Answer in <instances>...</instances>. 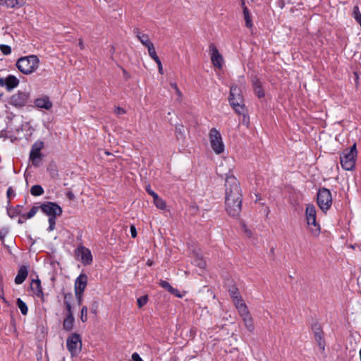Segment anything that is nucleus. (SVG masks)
<instances>
[{
	"mask_svg": "<svg viewBox=\"0 0 361 361\" xmlns=\"http://www.w3.org/2000/svg\"><path fill=\"white\" fill-rule=\"evenodd\" d=\"M73 295L71 293H63L64 301H69L72 299Z\"/></svg>",
	"mask_w": 361,
	"mask_h": 361,
	"instance_id": "nucleus-47",
	"label": "nucleus"
},
{
	"mask_svg": "<svg viewBox=\"0 0 361 361\" xmlns=\"http://www.w3.org/2000/svg\"><path fill=\"white\" fill-rule=\"evenodd\" d=\"M170 86H171V88H172L173 90H178V89L176 83H175V82L171 83Z\"/></svg>",
	"mask_w": 361,
	"mask_h": 361,
	"instance_id": "nucleus-56",
	"label": "nucleus"
},
{
	"mask_svg": "<svg viewBox=\"0 0 361 361\" xmlns=\"http://www.w3.org/2000/svg\"><path fill=\"white\" fill-rule=\"evenodd\" d=\"M316 208L312 204H308L305 209L307 223L312 235L317 236L320 233V226L316 220Z\"/></svg>",
	"mask_w": 361,
	"mask_h": 361,
	"instance_id": "nucleus-5",
	"label": "nucleus"
},
{
	"mask_svg": "<svg viewBox=\"0 0 361 361\" xmlns=\"http://www.w3.org/2000/svg\"><path fill=\"white\" fill-rule=\"evenodd\" d=\"M229 295L231 298L233 300L235 298H238L240 297V292L235 286H232L228 289Z\"/></svg>",
	"mask_w": 361,
	"mask_h": 361,
	"instance_id": "nucleus-30",
	"label": "nucleus"
},
{
	"mask_svg": "<svg viewBox=\"0 0 361 361\" xmlns=\"http://www.w3.org/2000/svg\"><path fill=\"white\" fill-rule=\"evenodd\" d=\"M169 293H171V294L175 295L176 296H177L178 298H181L182 297V295L180 294H179V291L177 289L174 288H173V290H170Z\"/></svg>",
	"mask_w": 361,
	"mask_h": 361,
	"instance_id": "nucleus-52",
	"label": "nucleus"
},
{
	"mask_svg": "<svg viewBox=\"0 0 361 361\" xmlns=\"http://www.w3.org/2000/svg\"><path fill=\"white\" fill-rule=\"evenodd\" d=\"M159 285L164 289L167 290L169 292L170 290H173V288L170 285V283L166 281L161 280L159 282Z\"/></svg>",
	"mask_w": 361,
	"mask_h": 361,
	"instance_id": "nucleus-38",
	"label": "nucleus"
},
{
	"mask_svg": "<svg viewBox=\"0 0 361 361\" xmlns=\"http://www.w3.org/2000/svg\"><path fill=\"white\" fill-rule=\"evenodd\" d=\"M6 195L8 200L11 199V195H14V191L12 187H9L7 190Z\"/></svg>",
	"mask_w": 361,
	"mask_h": 361,
	"instance_id": "nucleus-49",
	"label": "nucleus"
},
{
	"mask_svg": "<svg viewBox=\"0 0 361 361\" xmlns=\"http://www.w3.org/2000/svg\"><path fill=\"white\" fill-rule=\"evenodd\" d=\"M49 226L48 227V231H52L53 230H54L55 225H56V218L49 217Z\"/></svg>",
	"mask_w": 361,
	"mask_h": 361,
	"instance_id": "nucleus-41",
	"label": "nucleus"
},
{
	"mask_svg": "<svg viewBox=\"0 0 361 361\" xmlns=\"http://www.w3.org/2000/svg\"><path fill=\"white\" fill-rule=\"evenodd\" d=\"M98 302L96 301V300H94L92 303H91V305H90V311L96 314L97 312V309H98Z\"/></svg>",
	"mask_w": 361,
	"mask_h": 361,
	"instance_id": "nucleus-42",
	"label": "nucleus"
},
{
	"mask_svg": "<svg viewBox=\"0 0 361 361\" xmlns=\"http://www.w3.org/2000/svg\"><path fill=\"white\" fill-rule=\"evenodd\" d=\"M25 4V0H6L8 8H20Z\"/></svg>",
	"mask_w": 361,
	"mask_h": 361,
	"instance_id": "nucleus-23",
	"label": "nucleus"
},
{
	"mask_svg": "<svg viewBox=\"0 0 361 361\" xmlns=\"http://www.w3.org/2000/svg\"><path fill=\"white\" fill-rule=\"evenodd\" d=\"M2 94H3L2 93H1V94H0V97L2 96Z\"/></svg>",
	"mask_w": 361,
	"mask_h": 361,
	"instance_id": "nucleus-64",
	"label": "nucleus"
},
{
	"mask_svg": "<svg viewBox=\"0 0 361 361\" xmlns=\"http://www.w3.org/2000/svg\"><path fill=\"white\" fill-rule=\"evenodd\" d=\"M209 136L211 147L214 152L217 154L222 153L224 150V145L219 131L216 128H212Z\"/></svg>",
	"mask_w": 361,
	"mask_h": 361,
	"instance_id": "nucleus-7",
	"label": "nucleus"
},
{
	"mask_svg": "<svg viewBox=\"0 0 361 361\" xmlns=\"http://www.w3.org/2000/svg\"><path fill=\"white\" fill-rule=\"evenodd\" d=\"M146 191H147V192L149 195H150L153 197V199H154L156 196H158V195L151 189V188H150V186H149V185H147V186L146 187Z\"/></svg>",
	"mask_w": 361,
	"mask_h": 361,
	"instance_id": "nucleus-45",
	"label": "nucleus"
},
{
	"mask_svg": "<svg viewBox=\"0 0 361 361\" xmlns=\"http://www.w3.org/2000/svg\"><path fill=\"white\" fill-rule=\"evenodd\" d=\"M312 329L317 345L322 350H324L326 343L324 338V332L321 325L319 323H315L312 325Z\"/></svg>",
	"mask_w": 361,
	"mask_h": 361,
	"instance_id": "nucleus-12",
	"label": "nucleus"
},
{
	"mask_svg": "<svg viewBox=\"0 0 361 361\" xmlns=\"http://www.w3.org/2000/svg\"><path fill=\"white\" fill-rule=\"evenodd\" d=\"M19 84V80L14 75H8L6 78H0V86L4 87L8 90L16 87Z\"/></svg>",
	"mask_w": 361,
	"mask_h": 361,
	"instance_id": "nucleus-15",
	"label": "nucleus"
},
{
	"mask_svg": "<svg viewBox=\"0 0 361 361\" xmlns=\"http://www.w3.org/2000/svg\"><path fill=\"white\" fill-rule=\"evenodd\" d=\"M29 98V93L26 92H18L13 94L9 99V103L15 106H23Z\"/></svg>",
	"mask_w": 361,
	"mask_h": 361,
	"instance_id": "nucleus-11",
	"label": "nucleus"
},
{
	"mask_svg": "<svg viewBox=\"0 0 361 361\" xmlns=\"http://www.w3.org/2000/svg\"><path fill=\"white\" fill-rule=\"evenodd\" d=\"M0 50L4 55H9L11 53V48L8 45L1 44Z\"/></svg>",
	"mask_w": 361,
	"mask_h": 361,
	"instance_id": "nucleus-37",
	"label": "nucleus"
},
{
	"mask_svg": "<svg viewBox=\"0 0 361 361\" xmlns=\"http://www.w3.org/2000/svg\"><path fill=\"white\" fill-rule=\"evenodd\" d=\"M148 301V296L147 295H143L137 300V306L139 308H141L143 307Z\"/></svg>",
	"mask_w": 361,
	"mask_h": 361,
	"instance_id": "nucleus-35",
	"label": "nucleus"
},
{
	"mask_svg": "<svg viewBox=\"0 0 361 361\" xmlns=\"http://www.w3.org/2000/svg\"><path fill=\"white\" fill-rule=\"evenodd\" d=\"M47 170L52 178H56L59 177L58 170L54 163H51L49 165Z\"/></svg>",
	"mask_w": 361,
	"mask_h": 361,
	"instance_id": "nucleus-27",
	"label": "nucleus"
},
{
	"mask_svg": "<svg viewBox=\"0 0 361 361\" xmlns=\"http://www.w3.org/2000/svg\"><path fill=\"white\" fill-rule=\"evenodd\" d=\"M132 360L133 361H143L142 358L140 357L139 354L137 353H134L132 355Z\"/></svg>",
	"mask_w": 361,
	"mask_h": 361,
	"instance_id": "nucleus-48",
	"label": "nucleus"
},
{
	"mask_svg": "<svg viewBox=\"0 0 361 361\" xmlns=\"http://www.w3.org/2000/svg\"><path fill=\"white\" fill-rule=\"evenodd\" d=\"M30 288L37 297L41 298L42 302L44 301L41 281L39 279L32 280L30 283Z\"/></svg>",
	"mask_w": 361,
	"mask_h": 361,
	"instance_id": "nucleus-17",
	"label": "nucleus"
},
{
	"mask_svg": "<svg viewBox=\"0 0 361 361\" xmlns=\"http://www.w3.org/2000/svg\"><path fill=\"white\" fill-rule=\"evenodd\" d=\"M87 284V276L85 274H80L75 281V292L84 293Z\"/></svg>",
	"mask_w": 361,
	"mask_h": 361,
	"instance_id": "nucleus-16",
	"label": "nucleus"
},
{
	"mask_svg": "<svg viewBox=\"0 0 361 361\" xmlns=\"http://www.w3.org/2000/svg\"><path fill=\"white\" fill-rule=\"evenodd\" d=\"M233 166L230 159L224 160L217 169L218 173L226 176L225 205L229 216L238 217L242 209L243 195L238 180L232 174Z\"/></svg>",
	"mask_w": 361,
	"mask_h": 361,
	"instance_id": "nucleus-1",
	"label": "nucleus"
},
{
	"mask_svg": "<svg viewBox=\"0 0 361 361\" xmlns=\"http://www.w3.org/2000/svg\"><path fill=\"white\" fill-rule=\"evenodd\" d=\"M44 192V189L39 185H35L30 188V193L33 196H39Z\"/></svg>",
	"mask_w": 361,
	"mask_h": 361,
	"instance_id": "nucleus-25",
	"label": "nucleus"
},
{
	"mask_svg": "<svg viewBox=\"0 0 361 361\" xmlns=\"http://www.w3.org/2000/svg\"><path fill=\"white\" fill-rule=\"evenodd\" d=\"M2 279L0 277V297L3 295V286L1 284Z\"/></svg>",
	"mask_w": 361,
	"mask_h": 361,
	"instance_id": "nucleus-55",
	"label": "nucleus"
},
{
	"mask_svg": "<svg viewBox=\"0 0 361 361\" xmlns=\"http://www.w3.org/2000/svg\"><path fill=\"white\" fill-rule=\"evenodd\" d=\"M156 62V63L157 64V66H158V69H159V73L160 74H164V70H163V67H162V64H161V62L159 59H157V60L154 61Z\"/></svg>",
	"mask_w": 361,
	"mask_h": 361,
	"instance_id": "nucleus-44",
	"label": "nucleus"
},
{
	"mask_svg": "<svg viewBox=\"0 0 361 361\" xmlns=\"http://www.w3.org/2000/svg\"><path fill=\"white\" fill-rule=\"evenodd\" d=\"M146 48L147 49L148 54H149V56L154 61H155L157 59H159L158 56L157 55L155 47H154L153 43L152 44H149V46L147 47Z\"/></svg>",
	"mask_w": 361,
	"mask_h": 361,
	"instance_id": "nucleus-32",
	"label": "nucleus"
},
{
	"mask_svg": "<svg viewBox=\"0 0 361 361\" xmlns=\"http://www.w3.org/2000/svg\"><path fill=\"white\" fill-rule=\"evenodd\" d=\"M245 231H246V233H247V235H248L249 237H250V236H251V231H247V230H246Z\"/></svg>",
	"mask_w": 361,
	"mask_h": 361,
	"instance_id": "nucleus-60",
	"label": "nucleus"
},
{
	"mask_svg": "<svg viewBox=\"0 0 361 361\" xmlns=\"http://www.w3.org/2000/svg\"><path fill=\"white\" fill-rule=\"evenodd\" d=\"M175 133L178 140H183L185 138V129L182 124H178L176 126Z\"/></svg>",
	"mask_w": 361,
	"mask_h": 361,
	"instance_id": "nucleus-26",
	"label": "nucleus"
},
{
	"mask_svg": "<svg viewBox=\"0 0 361 361\" xmlns=\"http://www.w3.org/2000/svg\"><path fill=\"white\" fill-rule=\"evenodd\" d=\"M153 201H154V204H155V206L160 209H165L166 207V203L163 200V199H161V197H159V196H156L154 199H153Z\"/></svg>",
	"mask_w": 361,
	"mask_h": 361,
	"instance_id": "nucleus-29",
	"label": "nucleus"
},
{
	"mask_svg": "<svg viewBox=\"0 0 361 361\" xmlns=\"http://www.w3.org/2000/svg\"><path fill=\"white\" fill-rule=\"evenodd\" d=\"M194 264L195 266L199 267L200 268H204L206 266L205 261L202 259V257L197 254L195 258L194 259Z\"/></svg>",
	"mask_w": 361,
	"mask_h": 361,
	"instance_id": "nucleus-31",
	"label": "nucleus"
},
{
	"mask_svg": "<svg viewBox=\"0 0 361 361\" xmlns=\"http://www.w3.org/2000/svg\"><path fill=\"white\" fill-rule=\"evenodd\" d=\"M18 223H19V224H22V223H23V221H22L21 219H19V220H18Z\"/></svg>",
	"mask_w": 361,
	"mask_h": 361,
	"instance_id": "nucleus-63",
	"label": "nucleus"
},
{
	"mask_svg": "<svg viewBox=\"0 0 361 361\" xmlns=\"http://www.w3.org/2000/svg\"><path fill=\"white\" fill-rule=\"evenodd\" d=\"M357 154L356 144H354L350 149L343 152L340 157V160L343 169L351 171L355 168Z\"/></svg>",
	"mask_w": 361,
	"mask_h": 361,
	"instance_id": "nucleus-3",
	"label": "nucleus"
},
{
	"mask_svg": "<svg viewBox=\"0 0 361 361\" xmlns=\"http://www.w3.org/2000/svg\"><path fill=\"white\" fill-rule=\"evenodd\" d=\"M209 52L211 54V61L214 67L221 69L224 65V59L222 55L218 51L216 47L214 44H210L209 46Z\"/></svg>",
	"mask_w": 361,
	"mask_h": 361,
	"instance_id": "nucleus-10",
	"label": "nucleus"
},
{
	"mask_svg": "<svg viewBox=\"0 0 361 361\" xmlns=\"http://www.w3.org/2000/svg\"><path fill=\"white\" fill-rule=\"evenodd\" d=\"M228 101L235 111L240 115H243L245 118L247 109L242 92H230Z\"/></svg>",
	"mask_w": 361,
	"mask_h": 361,
	"instance_id": "nucleus-4",
	"label": "nucleus"
},
{
	"mask_svg": "<svg viewBox=\"0 0 361 361\" xmlns=\"http://www.w3.org/2000/svg\"><path fill=\"white\" fill-rule=\"evenodd\" d=\"M114 113L117 115H122L126 114V111L123 108L117 106L115 108Z\"/></svg>",
	"mask_w": 361,
	"mask_h": 361,
	"instance_id": "nucleus-46",
	"label": "nucleus"
},
{
	"mask_svg": "<svg viewBox=\"0 0 361 361\" xmlns=\"http://www.w3.org/2000/svg\"><path fill=\"white\" fill-rule=\"evenodd\" d=\"M177 92V96L178 97V98L180 97V91H178L176 92Z\"/></svg>",
	"mask_w": 361,
	"mask_h": 361,
	"instance_id": "nucleus-61",
	"label": "nucleus"
},
{
	"mask_svg": "<svg viewBox=\"0 0 361 361\" xmlns=\"http://www.w3.org/2000/svg\"><path fill=\"white\" fill-rule=\"evenodd\" d=\"M243 16H244V19L245 21L246 27H252V22L251 16L250 14L248 8L246 6L243 7Z\"/></svg>",
	"mask_w": 361,
	"mask_h": 361,
	"instance_id": "nucleus-24",
	"label": "nucleus"
},
{
	"mask_svg": "<svg viewBox=\"0 0 361 361\" xmlns=\"http://www.w3.org/2000/svg\"><path fill=\"white\" fill-rule=\"evenodd\" d=\"M78 46L80 47V49H85V45L82 39H79Z\"/></svg>",
	"mask_w": 361,
	"mask_h": 361,
	"instance_id": "nucleus-53",
	"label": "nucleus"
},
{
	"mask_svg": "<svg viewBox=\"0 0 361 361\" xmlns=\"http://www.w3.org/2000/svg\"><path fill=\"white\" fill-rule=\"evenodd\" d=\"M39 64V60L36 55L20 57L16 62L18 69L25 75L34 73L38 68Z\"/></svg>",
	"mask_w": 361,
	"mask_h": 361,
	"instance_id": "nucleus-2",
	"label": "nucleus"
},
{
	"mask_svg": "<svg viewBox=\"0 0 361 361\" xmlns=\"http://www.w3.org/2000/svg\"><path fill=\"white\" fill-rule=\"evenodd\" d=\"M74 316H66L63 322V329L66 331H71L74 326Z\"/></svg>",
	"mask_w": 361,
	"mask_h": 361,
	"instance_id": "nucleus-21",
	"label": "nucleus"
},
{
	"mask_svg": "<svg viewBox=\"0 0 361 361\" xmlns=\"http://www.w3.org/2000/svg\"><path fill=\"white\" fill-rule=\"evenodd\" d=\"M80 320L82 322H86L87 321V306H83L81 309Z\"/></svg>",
	"mask_w": 361,
	"mask_h": 361,
	"instance_id": "nucleus-36",
	"label": "nucleus"
},
{
	"mask_svg": "<svg viewBox=\"0 0 361 361\" xmlns=\"http://www.w3.org/2000/svg\"><path fill=\"white\" fill-rule=\"evenodd\" d=\"M28 274L27 267L26 266H21L18 271L17 276L15 278V283L16 284H21L26 279Z\"/></svg>",
	"mask_w": 361,
	"mask_h": 361,
	"instance_id": "nucleus-18",
	"label": "nucleus"
},
{
	"mask_svg": "<svg viewBox=\"0 0 361 361\" xmlns=\"http://www.w3.org/2000/svg\"><path fill=\"white\" fill-rule=\"evenodd\" d=\"M43 142H40L39 144L35 143L33 145L32 148L30 153V159L32 161H35L37 159L41 157L40 150L42 148Z\"/></svg>",
	"mask_w": 361,
	"mask_h": 361,
	"instance_id": "nucleus-19",
	"label": "nucleus"
},
{
	"mask_svg": "<svg viewBox=\"0 0 361 361\" xmlns=\"http://www.w3.org/2000/svg\"><path fill=\"white\" fill-rule=\"evenodd\" d=\"M4 238V235H3L2 232H0V239L3 241Z\"/></svg>",
	"mask_w": 361,
	"mask_h": 361,
	"instance_id": "nucleus-58",
	"label": "nucleus"
},
{
	"mask_svg": "<svg viewBox=\"0 0 361 361\" xmlns=\"http://www.w3.org/2000/svg\"><path fill=\"white\" fill-rule=\"evenodd\" d=\"M66 195H67L68 198L70 200H73L75 197L74 195L71 192H67Z\"/></svg>",
	"mask_w": 361,
	"mask_h": 361,
	"instance_id": "nucleus-54",
	"label": "nucleus"
},
{
	"mask_svg": "<svg viewBox=\"0 0 361 361\" xmlns=\"http://www.w3.org/2000/svg\"><path fill=\"white\" fill-rule=\"evenodd\" d=\"M257 97L259 98L264 97V92H257Z\"/></svg>",
	"mask_w": 361,
	"mask_h": 361,
	"instance_id": "nucleus-57",
	"label": "nucleus"
},
{
	"mask_svg": "<svg viewBox=\"0 0 361 361\" xmlns=\"http://www.w3.org/2000/svg\"><path fill=\"white\" fill-rule=\"evenodd\" d=\"M39 209H40L39 207L33 206L28 213H27L26 214H23L22 216L24 217L25 219H31L36 214Z\"/></svg>",
	"mask_w": 361,
	"mask_h": 361,
	"instance_id": "nucleus-33",
	"label": "nucleus"
},
{
	"mask_svg": "<svg viewBox=\"0 0 361 361\" xmlns=\"http://www.w3.org/2000/svg\"><path fill=\"white\" fill-rule=\"evenodd\" d=\"M317 204L324 212L328 211L332 204V197L330 190L326 188L319 189L317 197Z\"/></svg>",
	"mask_w": 361,
	"mask_h": 361,
	"instance_id": "nucleus-6",
	"label": "nucleus"
},
{
	"mask_svg": "<svg viewBox=\"0 0 361 361\" xmlns=\"http://www.w3.org/2000/svg\"><path fill=\"white\" fill-rule=\"evenodd\" d=\"M75 255L78 257H80L82 263L85 265L90 264L92 262V256L90 250L84 246L78 247L75 250Z\"/></svg>",
	"mask_w": 361,
	"mask_h": 361,
	"instance_id": "nucleus-13",
	"label": "nucleus"
},
{
	"mask_svg": "<svg viewBox=\"0 0 361 361\" xmlns=\"http://www.w3.org/2000/svg\"><path fill=\"white\" fill-rule=\"evenodd\" d=\"M253 84L255 89H259L262 88V83L258 80H256V81H253Z\"/></svg>",
	"mask_w": 361,
	"mask_h": 361,
	"instance_id": "nucleus-51",
	"label": "nucleus"
},
{
	"mask_svg": "<svg viewBox=\"0 0 361 361\" xmlns=\"http://www.w3.org/2000/svg\"><path fill=\"white\" fill-rule=\"evenodd\" d=\"M42 211L49 217L56 218L62 214V208L55 202H47L39 206Z\"/></svg>",
	"mask_w": 361,
	"mask_h": 361,
	"instance_id": "nucleus-9",
	"label": "nucleus"
},
{
	"mask_svg": "<svg viewBox=\"0 0 361 361\" xmlns=\"http://www.w3.org/2000/svg\"><path fill=\"white\" fill-rule=\"evenodd\" d=\"M75 295L77 299L78 305H81L82 302L83 293L75 292Z\"/></svg>",
	"mask_w": 361,
	"mask_h": 361,
	"instance_id": "nucleus-43",
	"label": "nucleus"
},
{
	"mask_svg": "<svg viewBox=\"0 0 361 361\" xmlns=\"http://www.w3.org/2000/svg\"><path fill=\"white\" fill-rule=\"evenodd\" d=\"M137 38L139 39L140 43L145 47L152 44V42L150 41L148 35L140 32L138 30L135 31Z\"/></svg>",
	"mask_w": 361,
	"mask_h": 361,
	"instance_id": "nucleus-20",
	"label": "nucleus"
},
{
	"mask_svg": "<svg viewBox=\"0 0 361 361\" xmlns=\"http://www.w3.org/2000/svg\"><path fill=\"white\" fill-rule=\"evenodd\" d=\"M233 302L236 309L239 308L240 307H241V305H243L245 304V302L243 301L241 296L238 297V298L233 299Z\"/></svg>",
	"mask_w": 361,
	"mask_h": 361,
	"instance_id": "nucleus-40",
	"label": "nucleus"
},
{
	"mask_svg": "<svg viewBox=\"0 0 361 361\" xmlns=\"http://www.w3.org/2000/svg\"><path fill=\"white\" fill-rule=\"evenodd\" d=\"M63 303L67 311L66 316H73V312L71 302L69 301H63Z\"/></svg>",
	"mask_w": 361,
	"mask_h": 361,
	"instance_id": "nucleus-39",
	"label": "nucleus"
},
{
	"mask_svg": "<svg viewBox=\"0 0 361 361\" xmlns=\"http://www.w3.org/2000/svg\"><path fill=\"white\" fill-rule=\"evenodd\" d=\"M16 305L18 307V308L20 309L22 314L26 315L27 314V311H28L27 307L26 304L20 298L17 299Z\"/></svg>",
	"mask_w": 361,
	"mask_h": 361,
	"instance_id": "nucleus-28",
	"label": "nucleus"
},
{
	"mask_svg": "<svg viewBox=\"0 0 361 361\" xmlns=\"http://www.w3.org/2000/svg\"><path fill=\"white\" fill-rule=\"evenodd\" d=\"M237 310L241 317L250 314L247 306L245 303L238 308Z\"/></svg>",
	"mask_w": 361,
	"mask_h": 361,
	"instance_id": "nucleus-34",
	"label": "nucleus"
},
{
	"mask_svg": "<svg viewBox=\"0 0 361 361\" xmlns=\"http://www.w3.org/2000/svg\"><path fill=\"white\" fill-rule=\"evenodd\" d=\"M6 5V0H0V5Z\"/></svg>",
	"mask_w": 361,
	"mask_h": 361,
	"instance_id": "nucleus-59",
	"label": "nucleus"
},
{
	"mask_svg": "<svg viewBox=\"0 0 361 361\" xmlns=\"http://www.w3.org/2000/svg\"><path fill=\"white\" fill-rule=\"evenodd\" d=\"M242 319L243 321L244 325L245 328L247 329L250 332H253L255 329L254 322L253 319L250 314L247 315L245 317H243Z\"/></svg>",
	"mask_w": 361,
	"mask_h": 361,
	"instance_id": "nucleus-22",
	"label": "nucleus"
},
{
	"mask_svg": "<svg viewBox=\"0 0 361 361\" xmlns=\"http://www.w3.org/2000/svg\"><path fill=\"white\" fill-rule=\"evenodd\" d=\"M359 354H360V361H361V349L360 350Z\"/></svg>",
	"mask_w": 361,
	"mask_h": 361,
	"instance_id": "nucleus-62",
	"label": "nucleus"
},
{
	"mask_svg": "<svg viewBox=\"0 0 361 361\" xmlns=\"http://www.w3.org/2000/svg\"><path fill=\"white\" fill-rule=\"evenodd\" d=\"M66 345L71 354L73 356L76 355L82 346V341L80 335L76 333L72 334L67 338Z\"/></svg>",
	"mask_w": 361,
	"mask_h": 361,
	"instance_id": "nucleus-8",
	"label": "nucleus"
},
{
	"mask_svg": "<svg viewBox=\"0 0 361 361\" xmlns=\"http://www.w3.org/2000/svg\"><path fill=\"white\" fill-rule=\"evenodd\" d=\"M34 104L37 108L44 109L46 110H50L53 106L52 102L47 95H42L40 97L37 98L34 101Z\"/></svg>",
	"mask_w": 361,
	"mask_h": 361,
	"instance_id": "nucleus-14",
	"label": "nucleus"
},
{
	"mask_svg": "<svg viewBox=\"0 0 361 361\" xmlns=\"http://www.w3.org/2000/svg\"><path fill=\"white\" fill-rule=\"evenodd\" d=\"M130 233L133 238H135L137 236V231L135 226L133 225L130 226Z\"/></svg>",
	"mask_w": 361,
	"mask_h": 361,
	"instance_id": "nucleus-50",
	"label": "nucleus"
}]
</instances>
